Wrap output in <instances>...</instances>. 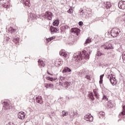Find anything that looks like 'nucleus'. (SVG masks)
Instances as JSON below:
<instances>
[{
    "mask_svg": "<svg viewBox=\"0 0 125 125\" xmlns=\"http://www.w3.org/2000/svg\"><path fill=\"white\" fill-rule=\"evenodd\" d=\"M24 4L25 6H28L30 7L31 6V3H30V0H27L26 2H24Z\"/></svg>",
    "mask_w": 125,
    "mask_h": 125,
    "instance_id": "nucleus-27",
    "label": "nucleus"
},
{
    "mask_svg": "<svg viewBox=\"0 0 125 125\" xmlns=\"http://www.w3.org/2000/svg\"><path fill=\"white\" fill-rule=\"evenodd\" d=\"M103 99L105 100H108V98L105 95H104V96L103 97Z\"/></svg>",
    "mask_w": 125,
    "mask_h": 125,
    "instance_id": "nucleus-45",
    "label": "nucleus"
},
{
    "mask_svg": "<svg viewBox=\"0 0 125 125\" xmlns=\"http://www.w3.org/2000/svg\"><path fill=\"white\" fill-rule=\"evenodd\" d=\"M53 26H58V25H59V21H55L53 22Z\"/></svg>",
    "mask_w": 125,
    "mask_h": 125,
    "instance_id": "nucleus-32",
    "label": "nucleus"
},
{
    "mask_svg": "<svg viewBox=\"0 0 125 125\" xmlns=\"http://www.w3.org/2000/svg\"><path fill=\"white\" fill-rule=\"evenodd\" d=\"M68 115V112H66L65 110H63L62 111V115H61V117H64L65 116H67Z\"/></svg>",
    "mask_w": 125,
    "mask_h": 125,
    "instance_id": "nucleus-29",
    "label": "nucleus"
},
{
    "mask_svg": "<svg viewBox=\"0 0 125 125\" xmlns=\"http://www.w3.org/2000/svg\"><path fill=\"white\" fill-rule=\"evenodd\" d=\"M28 16H29V18L31 20H33V18H36V14H32V13H30Z\"/></svg>",
    "mask_w": 125,
    "mask_h": 125,
    "instance_id": "nucleus-23",
    "label": "nucleus"
},
{
    "mask_svg": "<svg viewBox=\"0 0 125 125\" xmlns=\"http://www.w3.org/2000/svg\"><path fill=\"white\" fill-rule=\"evenodd\" d=\"M6 31H8L9 33H11V34L13 35H15V33H16V29H14L12 28V27H11L8 29L6 28Z\"/></svg>",
    "mask_w": 125,
    "mask_h": 125,
    "instance_id": "nucleus-11",
    "label": "nucleus"
},
{
    "mask_svg": "<svg viewBox=\"0 0 125 125\" xmlns=\"http://www.w3.org/2000/svg\"><path fill=\"white\" fill-rule=\"evenodd\" d=\"M53 14H52V13L50 12H46L45 14V17H47L49 20H51L53 16Z\"/></svg>",
    "mask_w": 125,
    "mask_h": 125,
    "instance_id": "nucleus-9",
    "label": "nucleus"
},
{
    "mask_svg": "<svg viewBox=\"0 0 125 125\" xmlns=\"http://www.w3.org/2000/svg\"><path fill=\"white\" fill-rule=\"evenodd\" d=\"M46 80H47L48 81H50L51 82H53V81H56L57 80V78H51L50 77H45Z\"/></svg>",
    "mask_w": 125,
    "mask_h": 125,
    "instance_id": "nucleus-22",
    "label": "nucleus"
},
{
    "mask_svg": "<svg viewBox=\"0 0 125 125\" xmlns=\"http://www.w3.org/2000/svg\"><path fill=\"white\" fill-rule=\"evenodd\" d=\"M50 30L52 34H53L54 33H56V32H58V31L59 30V29L57 28V27H55L52 26L50 27Z\"/></svg>",
    "mask_w": 125,
    "mask_h": 125,
    "instance_id": "nucleus-14",
    "label": "nucleus"
},
{
    "mask_svg": "<svg viewBox=\"0 0 125 125\" xmlns=\"http://www.w3.org/2000/svg\"><path fill=\"white\" fill-rule=\"evenodd\" d=\"M3 107H2V111L4 110L6 111V110H8V109H10L11 106L9 105L8 102L4 101L3 102Z\"/></svg>",
    "mask_w": 125,
    "mask_h": 125,
    "instance_id": "nucleus-3",
    "label": "nucleus"
},
{
    "mask_svg": "<svg viewBox=\"0 0 125 125\" xmlns=\"http://www.w3.org/2000/svg\"><path fill=\"white\" fill-rule=\"evenodd\" d=\"M70 82L69 83L67 81H65L61 84V85H62L63 87H64L66 89L68 88V87H69V86L70 85Z\"/></svg>",
    "mask_w": 125,
    "mask_h": 125,
    "instance_id": "nucleus-10",
    "label": "nucleus"
},
{
    "mask_svg": "<svg viewBox=\"0 0 125 125\" xmlns=\"http://www.w3.org/2000/svg\"><path fill=\"white\" fill-rule=\"evenodd\" d=\"M86 72H88V71H85V69H83L78 72V75L80 77H83V76L86 75Z\"/></svg>",
    "mask_w": 125,
    "mask_h": 125,
    "instance_id": "nucleus-13",
    "label": "nucleus"
},
{
    "mask_svg": "<svg viewBox=\"0 0 125 125\" xmlns=\"http://www.w3.org/2000/svg\"><path fill=\"white\" fill-rule=\"evenodd\" d=\"M102 54H103L102 53H101L100 51H99V50H98L96 56H101Z\"/></svg>",
    "mask_w": 125,
    "mask_h": 125,
    "instance_id": "nucleus-37",
    "label": "nucleus"
},
{
    "mask_svg": "<svg viewBox=\"0 0 125 125\" xmlns=\"http://www.w3.org/2000/svg\"><path fill=\"white\" fill-rule=\"evenodd\" d=\"M47 73L48 75H50V76H53V74H51L50 73H49V72L48 71H47Z\"/></svg>",
    "mask_w": 125,
    "mask_h": 125,
    "instance_id": "nucleus-49",
    "label": "nucleus"
},
{
    "mask_svg": "<svg viewBox=\"0 0 125 125\" xmlns=\"http://www.w3.org/2000/svg\"><path fill=\"white\" fill-rule=\"evenodd\" d=\"M47 73L48 75H50V76H53V74H51L50 73H49V72L48 71H47Z\"/></svg>",
    "mask_w": 125,
    "mask_h": 125,
    "instance_id": "nucleus-51",
    "label": "nucleus"
},
{
    "mask_svg": "<svg viewBox=\"0 0 125 125\" xmlns=\"http://www.w3.org/2000/svg\"><path fill=\"white\" fill-rule=\"evenodd\" d=\"M85 79H86V80H88L89 81H91V78H90V75H88V74H86L85 76Z\"/></svg>",
    "mask_w": 125,
    "mask_h": 125,
    "instance_id": "nucleus-34",
    "label": "nucleus"
},
{
    "mask_svg": "<svg viewBox=\"0 0 125 125\" xmlns=\"http://www.w3.org/2000/svg\"><path fill=\"white\" fill-rule=\"evenodd\" d=\"M102 48H104V49H106L107 50H109V49H113V46L111 43L103 45L102 46Z\"/></svg>",
    "mask_w": 125,
    "mask_h": 125,
    "instance_id": "nucleus-6",
    "label": "nucleus"
},
{
    "mask_svg": "<svg viewBox=\"0 0 125 125\" xmlns=\"http://www.w3.org/2000/svg\"><path fill=\"white\" fill-rule=\"evenodd\" d=\"M62 56H64V57H67V53L64 52L62 53Z\"/></svg>",
    "mask_w": 125,
    "mask_h": 125,
    "instance_id": "nucleus-42",
    "label": "nucleus"
},
{
    "mask_svg": "<svg viewBox=\"0 0 125 125\" xmlns=\"http://www.w3.org/2000/svg\"><path fill=\"white\" fill-rule=\"evenodd\" d=\"M68 13H69L70 14H71V13H73V9H69L67 11Z\"/></svg>",
    "mask_w": 125,
    "mask_h": 125,
    "instance_id": "nucleus-40",
    "label": "nucleus"
},
{
    "mask_svg": "<svg viewBox=\"0 0 125 125\" xmlns=\"http://www.w3.org/2000/svg\"><path fill=\"white\" fill-rule=\"evenodd\" d=\"M99 20V18H96L95 19L93 20V22H95V21H98Z\"/></svg>",
    "mask_w": 125,
    "mask_h": 125,
    "instance_id": "nucleus-46",
    "label": "nucleus"
},
{
    "mask_svg": "<svg viewBox=\"0 0 125 125\" xmlns=\"http://www.w3.org/2000/svg\"><path fill=\"white\" fill-rule=\"evenodd\" d=\"M84 119L88 122H92L93 121V116L91 114H86L84 116Z\"/></svg>",
    "mask_w": 125,
    "mask_h": 125,
    "instance_id": "nucleus-5",
    "label": "nucleus"
},
{
    "mask_svg": "<svg viewBox=\"0 0 125 125\" xmlns=\"http://www.w3.org/2000/svg\"><path fill=\"white\" fill-rule=\"evenodd\" d=\"M44 86L46 87V88H53V87H54V85L51 83H45L44 84Z\"/></svg>",
    "mask_w": 125,
    "mask_h": 125,
    "instance_id": "nucleus-17",
    "label": "nucleus"
},
{
    "mask_svg": "<svg viewBox=\"0 0 125 125\" xmlns=\"http://www.w3.org/2000/svg\"><path fill=\"white\" fill-rule=\"evenodd\" d=\"M120 33H121V30L117 27H115L111 30V36L113 38H116V37H118V36L120 35Z\"/></svg>",
    "mask_w": 125,
    "mask_h": 125,
    "instance_id": "nucleus-2",
    "label": "nucleus"
},
{
    "mask_svg": "<svg viewBox=\"0 0 125 125\" xmlns=\"http://www.w3.org/2000/svg\"><path fill=\"white\" fill-rule=\"evenodd\" d=\"M66 82V78L64 77H61L60 79V85H61L62 83H64Z\"/></svg>",
    "mask_w": 125,
    "mask_h": 125,
    "instance_id": "nucleus-20",
    "label": "nucleus"
},
{
    "mask_svg": "<svg viewBox=\"0 0 125 125\" xmlns=\"http://www.w3.org/2000/svg\"><path fill=\"white\" fill-rule=\"evenodd\" d=\"M72 71L70 68L68 67H64V69L62 70V74H65V73H70Z\"/></svg>",
    "mask_w": 125,
    "mask_h": 125,
    "instance_id": "nucleus-16",
    "label": "nucleus"
},
{
    "mask_svg": "<svg viewBox=\"0 0 125 125\" xmlns=\"http://www.w3.org/2000/svg\"><path fill=\"white\" fill-rule=\"evenodd\" d=\"M114 81H113V80H112V83H114Z\"/></svg>",
    "mask_w": 125,
    "mask_h": 125,
    "instance_id": "nucleus-53",
    "label": "nucleus"
},
{
    "mask_svg": "<svg viewBox=\"0 0 125 125\" xmlns=\"http://www.w3.org/2000/svg\"><path fill=\"white\" fill-rule=\"evenodd\" d=\"M93 92L95 97L97 99H98L99 98V96H98V93H97V91H96V89H94Z\"/></svg>",
    "mask_w": 125,
    "mask_h": 125,
    "instance_id": "nucleus-31",
    "label": "nucleus"
},
{
    "mask_svg": "<svg viewBox=\"0 0 125 125\" xmlns=\"http://www.w3.org/2000/svg\"><path fill=\"white\" fill-rule=\"evenodd\" d=\"M78 24H79V26L82 27V26H83V21H79Z\"/></svg>",
    "mask_w": 125,
    "mask_h": 125,
    "instance_id": "nucleus-44",
    "label": "nucleus"
},
{
    "mask_svg": "<svg viewBox=\"0 0 125 125\" xmlns=\"http://www.w3.org/2000/svg\"><path fill=\"white\" fill-rule=\"evenodd\" d=\"M125 105L123 106V111L121 112V116H125Z\"/></svg>",
    "mask_w": 125,
    "mask_h": 125,
    "instance_id": "nucleus-33",
    "label": "nucleus"
},
{
    "mask_svg": "<svg viewBox=\"0 0 125 125\" xmlns=\"http://www.w3.org/2000/svg\"><path fill=\"white\" fill-rule=\"evenodd\" d=\"M91 54V51L89 49H84L82 52H78L73 55V59L76 62L81 61L83 59H89V55Z\"/></svg>",
    "mask_w": 125,
    "mask_h": 125,
    "instance_id": "nucleus-1",
    "label": "nucleus"
},
{
    "mask_svg": "<svg viewBox=\"0 0 125 125\" xmlns=\"http://www.w3.org/2000/svg\"><path fill=\"white\" fill-rule=\"evenodd\" d=\"M47 73L48 75H50V76H53V74H51L50 73H49V72L48 71H47Z\"/></svg>",
    "mask_w": 125,
    "mask_h": 125,
    "instance_id": "nucleus-50",
    "label": "nucleus"
},
{
    "mask_svg": "<svg viewBox=\"0 0 125 125\" xmlns=\"http://www.w3.org/2000/svg\"><path fill=\"white\" fill-rule=\"evenodd\" d=\"M100 118H104L105 117V113L103 111H101L99 113Z\"/></svg>",
    "mask_w": 125,
    "mask_h": 125,
    "instance_id": "nucleus-26",
    "label": "nucleus"
},
{
    "mask_svg": "<svg viewBox=\"0 0 125 125\" xmlns=\"http://www.w3.org/2000/svg\"><path fill=\"white\" fill-rule=\"evenodd\" d=\"M53 117H54V116H55V113H54V112H52L51 113V114H50V115H49V117H50V118H51V119H52V116Z\"/></svg>",
    "mask_w": 125,
    "mask_h": 125,
    "instance_id": "nucleus-39",
    "label": "nucleus"
},
{
    "mask_svg": "<svg viewBox=\"0 0 125 125\" xmlns=\"http://www.w3.org/2000/svg\"><path fill=\"white\" fill-rule=\"evenodd\" d=\"M53 39H54L53 37L46 39L47 42H51V41H52Z\"/></svg>",
    "mask_w": 125,
    "mask_h": 125,
    "instance_id": "nucleus-35",
    "label": "nucleus"
},
{
    "mask_svg": "<svg viewBox=\"0 0 125 125\" xmlns=\"http://www.w3.org/2000/svg\"><path fill=\"white\" fill-rule=\"evenodd\" d=\"M75 34H76L77 36H79V34H80V32L77 31L76 33H75Z\"/></svg>",
    "mask_w": 125,
    "mask_h": 125,
    "instance_id": "nucleus-52",
    "label": "nucleus"
},
{
    "mask_svg": "<svg viewBox=\"0 0 125 125\" xmlns=\"http://www.w3.org/2000/svg\"><path fill=\"white\" fill-rule=\"evenodd\" d=\"M104 7H106V8H107V9L110 8L111 6H112V4H111V2L108 1L104 2Z\"/></svg>",
    "mask_w": 125,
    "mask_h": 125,
    "instance_id": "nucleus-15",
    "label": "nucleus"
},
{
    "mask_svg": "<svg viewBox=\"0 0 125 125\" xmlns=\"http://www.w3.org/2000/svg\"><path fill=\"white\" fill-rule=\"evenodd\" d=\"M89 97L92 100V101H94L95 100V98H94L93 93L92 92H91L89 95Z\"/></svg>",
    "mask_w": 125,
    "mask_h": 125,
    "instance_id": "nucleus-24",
    "label": "nucleus"
},
{
    "mask_svg": "<svg viewBox=\"0 0 125 125\" xmlns=\"http://www.w3.org/2000/svg\"><path fill=\"white\" fill-rule=\"evenodd\" d=\"M118 7L120 9H125V1L121 0L118 3Z\"/></svg>",
    "mask_w": 125,
    "mask_h": 125,
    "instance_id": "nucleus-7",
    "label": "nucleus"
},
{
    "mask_svg": "<svg viewBox=\"0 0 125 125\" xmlns=\"http://www.w3.org/2000/svg\"><path fill=\"white\" fill-rule=\"evenodd\" d=\"M69 116H70V117L71 118H74V117H79V114H78L77 112H73V113L72 114H69Z\"/></svg>",
    "mask_w": 125,
    "mask_h": 125,
    "instance_id": "nucleus-25",
    "label": "nucleus"
},
{
    "mask_svg": "<svg viewBox=\"0 0 125 125\" xmlns=\"http://www.w3.org/2000/svg\"><path fill=\"white\" fill-rule=\"evenodd\" d=\"M103 77H104V74L101 75L100 76V84H102V83H103Z\"/></svg>",
    "mask_w": 125,
    "mask_h": 125,
    "instance_id": "nucleus-28",
    "label": "nucleus"
},
{
    "mask_svg": "<svg viewBox=\"0 0 125 125\" xmlns=\"http://www.w3.org/2000/svg\"><path fill=\"white\" fill-rule=\"evenodd\" d=\"M6 125H15L13 122H9Z\"/></svg>",
    "mask_w": 125,
    "mask_h": 125,
    "instance_id": "nucleus-43",
    "label": "nucleus"
},
{
    "mask_svg": "<svg viewBox=\"0 0 125 125\" xmlns=\"http://www.w3.org/2000/svg\"><path fill=\"white\" fill-rule=\"evenodd\" d=\"M107 79H109L110 82L112 84V85H115V82H112V81L113 82H116L117 81V79H116V78L111 76L110 75L107 76Z\"/></svg>",
    "mask_w": 125,
    "mask_h": 125,
    "instance_id": "nucleus-8",
    "label": "nucleus"
},
{
    "mask_svg": "<svg viewBox=\"0 0 125 125\" xmlns=\"http://www.w3.org/2000/svg\"><path fill=\"white\" fill-rule=\"evenodd\" d=\"M80 15H81V16H83V15H84V12L83 11V10L81 11Z\"/></svg>",
    "mask_w": 125,
    "mask_h": 125,
    "instance_id": "nucleus-41",
    "label": "nucleus"
},
{
    "mask_svg": "<svg viewBox=\"0 0 125 125\" xmlns=\"http://www.w3.org/2000/svg\"><path fill=\"white\" fill-rule=\"evenodd\" d=\"M90 42H91V39H87L85 42V44H87V43H89Z\"/></svg>",
    "mask_w": 125,
    "mask_h": 125,
    "instance_id": "nucleus-38",
    "label": "nucleus"
},
{
    "mask_svg": "<svg viewBox=\"0 0 125 125\" xmlns=\"http://www.w3.org/2000/svg\"><path fill=\"white\" fill-rule=\"evenodd\" d=\"M64 52V51H60V55H61V56L63 54Z\"/></svg>",
    "mask_w": 125,
    "mask_h": 125,
    "instance_id": "nucleus-47",
    "label": "nucleus"
},
{
    "mask_svg": "<svg viewBox=\"0 0 125 125\" xmlns=\"http://www.w3.org/2000/svg\"><path fill=\"white\" fill-rule=\"evenodd\" d=\"M36 100V102L39 104H43V101H42V96H39L38 97H37Z\"/></svg>",
    "mask_w": 125,
    "mask_h": 125,
    "instance_id": "nucleus-12",
    "label": "nucleus"
},
{
    "mask_svg": "<svg viewBox=\"0 0 125 125\" xmlns=\"http://www.w3.org/2000/svg\"><path fill=\"white\" fill-rule=\"evenodd\" d=\"M77 32H78V33H80L81 32V30L78 28H71V33H77Z\"/></svg>",
    "mask_w": 125,
    "mask_h": 125,
    "instance_id": "nucleus-19",
    "label": "nucleus"
},
{
    "mask_svg": "<svg viewBox=\"0 0 125 125\" xmlns=\"http://www.w3.org/2000/svg\"><path fill=\"white\" fill-rule=\"evenodd\" d=\"M9 40H10V38H9V37H7V36H5L4 38V41L5 42H9Z\"/></svg>",
    "mask_w": 125,
    "mask_h": 125,
    "instance_id": "nucleus-36",
    "label": "nucleus"
},
{
    "mask_svg": "<svg viewBox=\"0 0 125 125\" xmlns=\"http://www.w3.org/2000/svg\"><path fill=\"white\" fill-rule=\"evenodd\" d=\"M38 63H39V65L40 67H44V66H45V64L44 63V62H43V61L39 60H38Z\"/></svg>",
    "mask_w": 125,
    "mask_h": 125,
    "instance_id": "nucleus-18",
    "label": "nucleus"
},
{
    "mask_svg": "<svg viewBox=\"0 0 125 125\" xmlns=\"http://www.w3.org/2000/svg\"><path fill=\"white\" fill-rule=\"evenodd\" d=\"M26 117V113L23 111H21L18 113V118L20 120H24Z\"/></svg>",
    "mask_w": 125,
    "mask_h": 125,
    "instance_id": "nucleus-4",
    "label": "nucleus"
},
{
    "mask_svg": "<svg viewBox=\"0 0 125 125\" xmlns=\"http://www.w3.org/2000/svg\"><path fill=\"white\" fill-rule=\"evenodd\" d=\"M123 21H125V14H124L123 16Z\"/></svg>",
    "mask_w": 125,
    "mask_h": 125,
    "instance_id": "nucleus-48",
    "label": "nucleus"
},
{
    "mask_svg": "<svg viewBox=\"0 0 125 125\" xmlns=\"http://www.w3.org/2000/svg\"><path fill=\"white\" fill-rule=\"evenodd\" d=\"M12 41L16 43V44H18L19 43V38H15L14 37H12Z\"/></svg>",
    "mask_w": 125,
    "mask_h": 125,
    "instance_id": "nucleus-21",
    "label": "nucleus"
},
{
    "mask_svg": "<svg viewBox=\"0 0 125 125\" xmlns=\"http://www.w3.org/2000/svg\"><path fill=\"white\" fill-rule=\"evenodd\" d=\"M10 5H9V3H5L3 4V7L5 8H9Z\"/></svg>",
    "mask_w": 125,
    "mask_h": 125,
    "instance_id": "nucleus-30",
    "label": "nucleus"
}]
</instances>
